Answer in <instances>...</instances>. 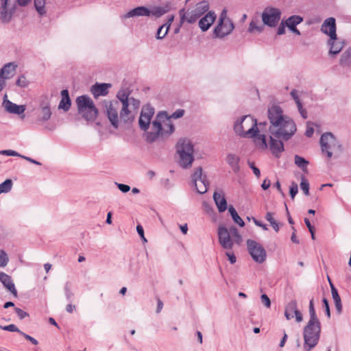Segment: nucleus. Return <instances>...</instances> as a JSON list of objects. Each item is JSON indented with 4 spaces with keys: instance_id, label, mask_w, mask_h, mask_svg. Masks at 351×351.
<instances>
[{
    "instance_id": "nucleus-1",
    "label": "nucleus",
    "mask_w": 351,
    "mask_h": 351,
    "mask_svg": "<svg viewBox=\"0 0 351 351\" xmlns=\"http://www.w3.org/2000/svg\"><path fill=\"white\" fill-rule=\"evenodd\" d=\"M268 119L271 134L269 149L274 156L279 157L284 151L281 140H289L296 132V125L291 119L283 115L282 110L278 106L274 105L268 109Z\"/></svg>"
},
{
    "instance_id": "nucleus-2",
    "label": "nucleus",
    "mask_w": 351,
    "mask_h": 351,
    "mask_svg": "<svg viewBox=\"0 0 351 351\" xmlns=\"http://www.w3.org/2000/svg\"><path fill=\"white\" fill-rule=\"evenodd\" d=\"M175 130L173 123L165 111L157 114L154 120L152 122L149 131L145 132V140L152 143L158 138L162 139L169 137Z\"/></svg>"
},
{
    "instance_id": "nucleus-3",
    "label": "nucleus",
    "mask_w": 351,
    "mask_h": 351,
    "mask_svg": "<svg viewBox=\"0 0 351 351\" xmlns=\"http://www.w3.org/2000/svg\"><path fill=\"white\" fill-rule=\"evenodd\" d=\"M267 126L265 121L257 123L256 119L250 115L243 116L238 119L234 125L235 132L243 137L254 136L257 132H263Z\"/></svg>"
},
{
    "instance_id": "nucleus-4",
    "label": "nucleus",
    "mask_w": 351,
    "mask_h": 351,
    "mask_svg": "<svg viewBox=\"0 0 351 351\" xmlns=\"http://www.w3.org/2000/svg\"><path fill=\"white\" fill-rule=\"evenodd\" d=\"M208 9L209 3L206 1L199 2L195 6L186 10L182 8L179 11L180 22L183 23L184 21H186L188 23L193 24L202 15L206 13Z\"/></svg>"
},
{
    "instance_id": "nucleus-5",
    "label": "nucleus",
    "mask_w": 351,
    "mask_h": 351,
    "mask_svg": "<svg viewBox=\"0 0 351 351\" xmlns=\"http://www.w3.org/2000/svg\"><path fill=\"white\" fill-rule=\"evenodd\" d=\"M179 165L184 169L190 167L194 160L193 145L188 139H180L177 145Z\"/></svg>"
},
{
    "instance_id": "nucleus-6",
    "label": "nucleus",
    "mask_w": 351,
    "mask_h": 351,
    "mask_svg": "<svg viewBox=\"0 0 351 351\" xmlns=\"http://www.w3.org/2000/svg\"><path fill=\"white\" fill-rule=\"evenodd\" d=\"M321 334V324H307L303 330L304 351H310L318 343Z\"/></svg>"
},
{
    "instance_id": "nucleus-7",
    "label": "nucleus",
    "mask_w": 351,
    "mask_h": 351,
    "mask_svg": "<svg viewBox=\"0 0 351 351\" xmlns=\"http://www.w3.org/2000/svg\"><path fill=\"white\" fill-rule=\"evenodd\" d=\"M319 143L322 152L326 154L328 158L333 152L341 151V145L331 132H326L321 136Z\"/></svg>"
},
{
    "instance_id": "nucleus-8",
    "label": "nucleus",
    "mask_w": 351,
    "mask_h": 351,
    "mask_svg": "<svg viewBox=\"0 0 351 351\" xmlns=\"http://www.w3.org/2000/svg\"><path fill=\"white\" fill-rule=\"evenodd\" d=\"M282 12L279 8L268 6L261 14L263 23L269 27H275L278 24Z\"/></svg>"
},
{
    "instance_id": "nucleus-9",
    "label": "nucleus",
    "mask_w": 351,
    "mask_h": 351,
    "mask_svg": "<svg viewBox=\"0 0 351 351\" xmlns=\"http://www.w3.org/2000/svg\"><path fill=\"white\" fill-rule=\"evenodd\" d=\"M246 245L252 259L258 263H263L266 260L267 252L263 246L257 241L248 239Z\"/></svg>"
},
{
    "instance_id": "nucleus-10",
    "label": "nucleus",
    "mask_w": 351,
    "mask_h": 351,
    "mask_svg": "<svg viewBox=\"0 0 351 351\" xmlns=\"http://www.w3.org/2000/svg\"><path fill=\"white\" fill-rule=\"evenodd\" d=\"M51 114V102L47 97H45L40 101L38 108L36 123L43 125L50 119Z\"/></svg>"
},
{
    "instance_id": "nucleus-11",
    "label": "nucleus",
    "mask_w": 351,
    "mask_h": 351,
    "mask_svg": "<svg viewBox=\"0 0 351 351\" xmlns=\"http://www.w3.org/2000/svg\"><path fill=\"white\" fill-rule=\"evenodd\" d=\"M154 113L155 110L151 105L147 104L143 106L138 119L139 127L142 130L147 132L151 128V120Z\"/></svg>"
},
{
    "instance_id": "nucleus-12",
    "label": "nucleus",
    "mask_w": 351,
    "mask_h": 351,
    "mask_svg": "<svg viewBox=\"0 0 351 351\" xmlns=\"http://www.w3.org/2000/svg\"><path fill=\"white\" fill-rule=\"evenodd\" d=\"M103 105L106 108V113L111 125L115 129L118 128L119 125L118 115L119 103L117 101H104Z\"/></svg>"
},
{
    "instance_id": "nucleus-13",
    "label": "nucleus",
    "mask_w": 351,
    "mask_h": 351,
    "mask_svg": "<svg viewBox=\"0 0 351 351\" xmlns=\"http://www.w3.org/2000/svg\"><path fill=\"white\" fill-rule=\"evenodd\" d=\"M192 182L198 193L204 194L206 193L209 183L206 176L202 174V167H198L195 169L192 175Z\"/></svg>"
},
{
    "instance_id": "nucleus-14",
    "label": "nucleus",
    "mask_w": 351,
    "mask_h": 351,
    "mask_svg": "<svg viewBox=\"0 0 351 351\" xmlns=\"http://www.w3.org/2000/svg\"><path fill=\"white\" fill-rule=\"evenodd\" d=\"M219 242L221 247L226 250H231L233 247V240L230 237V232L224 226H219L218 228Z\"/></svg>"
},
{
    "instance_id": "nucleus-15",
    "label": "nucleus",
    "mask_w": 351,
    "mask_h": 351,
    "mask_svg": "<svg viewBox=\"0 0 351 351\" xmlns=\"http://www.w3.org/2000/svg\"><path fill=\"white\" fill-rule=\"evenodd\" d=\"M234 25L231 20H226L223 22H218L215 27L213 34L215 37L222 38L230 34L234 29Z\"/></svg>"
},
{
    "instance_id": "nucleus-16",
    "label": "nucleus",
    "mask_w": 351,
    "mask_h": 351,
    "mask_svg": "<svg viewBox=\"0 0 351 351\" xmlns=\"http://www.w3.org/2000/svg\"><path fill=\"white\" fill-rule=\"evenodd\" d=\"M295 317L297 322H301L303 319L302 315L298 309V304L295 300H292L285 306V316L287 320Z\"/></svg>"
},
{
    "instance_id": "nucleus-17",
    "label": "nucleus",
    "mask_w": 351,
    "mask_h": 351,
    "mask_svg": "<svg viewBox=\"0 0 351 351\" xmlns=\"http://www.w3.org/2000/svg\"><path fill=\"white\" fill-rule=\"evenodd\" d=\"M0 18L3 23H8L10 21L12 14L15 12V6L9 8L8 0H0Z\"/></svg>"
},
{
    "instance_id": "nucleus-18",
    "label": "nucleus",
    "mask_w": 351,
    "mask_h": 351,
    "mask_svg": "<svg viewBox=\"0 0 351 351\" xmlns=\"http://www.w3.org/2000/svg\"><path fill=\"white\" fill-rule=\"evenodd\" d=\"M321 30L332 39H335L337 35L335 19L333 17L326 19L322 25Z\"/></svg>"
},
{
    "instance_id": "nucleus-19",
    "label": "nucleus",
    "mask_w": 351,
    "mask_h": 351,
    "mask_svg": "<svg viewBox=\"0 0 351 351\" xmlns=\"http://www.w3.org/2000/svg\"><path fill=\"white\" fill-rule=\"evenodd\" d=\"M216 14L214 12H208L199 21L198 25L202 32L207 31L216 19Z\"/></svg>"
},
{
    "instance_id": "nucleus-20",
    "label": "nucleus",
    "mask_w": 351,
    "mask_h": 351,
    "mask_svg": "<svg viewBox=\"0 0 351 351\" xmlns=\"http://www.w3.org/2000/svg\"><path fill=\"white\" fill-rule=\"evenodd\" d=\"M112 86L111 84L96 83L92 86L90 92L93 97L97 99L99 96H106L108 94V89Z\"/></svg>"
},
{
    "instance_id": "nucleus-21",
    "label": "nucleus",
    "mask_w": 351,
    "mask_h": 351,
    "mask_svg": "<svg viewBox=\"0 0 351 351\" xmlns=\"http://www.w3.org/2000/svg\"><path fill=\"white\" fill-rule=\"evenodd\" d=\"M79 112H83L86 109L96 108L93 101L87 95H82L76 99Z\"/></svg>"
},
{
    "instance_id": "nucleus-22",
    "label": "nucleus",
    "mask_w": 351,
    "mask_h": 351,
    "mask_svg": "<svg viewBox=\"0 0 351 351\" xmlns=\"http://www.w3.org/2000/svg\"><path fill=\"white\" fill-rule=\"evenodd\" d=\"M18 65L14 62H8L0 69V77L5 81L12 78L16 73Z\"/></svg>"
},
{
    "instance_id": "nucleus-23",
    "label": "nucleus",
    "mask_w": 351,
    "mask_h": 351,
    "mask_svg": "<svg viewBox=\"0 0 351 351\" xmlns=\"http://www.w3.org/2000/svg\"><path fill=\"white\" fill-rule=\"evenodd\" d=\"M7 97V95H5L4 96V100H3V107L5 109L6 111H8L10 113L15 114H23L25 110V108L23 105H17L10 100H6L5 98Z\"/></svg>"
},
{
    "instance_id": "nucleus-24",
    "label": "nucleus",
    "mask_w": 351,
    "mask_h": 351,
    "mask_svg": "<svg viewBox=\"0 0 351 351\" xmlns=\"http://www.w3.org/2000/svg\"><path fill=\"white\" fill-rule=\"evenodd\" d=\"M0 281L3 286L14 296L17 297V291L15 288L14 283L10 276L4 273L0 272Z\"/></svg>"
},
{
    "instance_id": "nucleus-25",
    "label": "nucleus",
    "mask_w": 351,
    "mask_h": 351,
    "mask_svg": "<svg viewBox=\"0 0 351 351\" xmlns=\"http://www.w3.org/2000/svg\"><path fill=\"white\" fill-rule=\"evenodd\" d=\"M151 15V11L146 7L139 6L135 8L125 14H124L123 19H128L134 16H149Z\"/></svg>"
},
{
    "instance_id": "nucleus-26",
    "label": "nucleus",
    "mask_w": 351,
    "mask_h": 351,
    "mask_svg": "<svg viewBox=\"0 0 351 351\" xmlns=\"http://www.w3.org/2000/svg\"><path fill=\"white\" fill-rule=\"evenodd\" d=\"M213 199L219 213H223L227 209V201L222 191H215L213 193Z\"/></svg>"
},
{
    "instance_id": "nucleus-27",
    "label": "nucleus",
    "mask_w": 351,
    "mask_h": 351,
    "mask_svg": "<svg viewBox=\"0 0 351 351\" xmlns=\"http://www.w3.org/2000/svg\"><path fill=\"white\" fill-rule=\"evenodd\" d=\"M134 117V110L129 106V104H123L120 111V120L124 123H128L131 122Z\"/></svg>"
},
{
    "instance_id": "nucleus-28",
    "label": "nucleus",
    "mask_w": 351,
    "mask_h": 351,
    "mask_svg": "<svg viewBox=\"0 0 351 351\" xmlns=\"http://www.w3.org/2000/svg\"><path fill=\"white\" fill-rule=\"evenodd\" d=\"M226 161L227 163L230 166L232 171L234 173H237L240 170L239 167V162H240V158L239 156L230 153L227 155Z\"/></svg>"
},
{
    "instance_id": "nucleus-29",
    "label": "nucleus",
    "mask_w": 351,
    "mask_h": 351,
    "mask_svg": "<svg viewBox=\"0 0 351 351\" xmlns=\"http://www.w3.org/2000/svg\"><path fill=\"white\" fill-rule=\"evenodd\" d=\"M328 44L330 46L329 53L332 55L339 53L343 46V43L337 39V36L335 39L330 38Z\"/></svg>"
},
{
    "instance_id": "nucleus-30",
    "label": "nucleus",
    "mask_w": 351,
    "mask_h": 351,
    "mask_svg": "<svg viewBox=\"0 0 351 351\" xmlns=\"http://www.w3.org/2000/svg\"><path fill=\"white\" fill-rule=\"evenodd\" d=\"M329 282L331 288L332 297L334 300L336 311L338 314H341L342 312V304L341 298L338 293L337 289L335 287V286L330 280Z\"/></svg>"
},
{
    "instance_id": "nucleus-31",
    "label": "nucleus",
    "mask_w": 351,
    "mask_h": 351,
    "mask_svg": "<svg viewBox=\"0 0 351 351\" xmlns=\"http://www.w3.org/2000/svg\"><path fill=\"white\" fill-rule=\"evenodd\" d=\"M174 20V16L171 15L169 16V19L167 23L162 25H161L157 31L156 38L157 39H162L167 34L169 27Z\"/></svg>"
},
{
    "instance_id": "nucleus-32",
    "label": "nucleus",
    "mask_w": 351,
    "mask_h": 351,
    "mask_svg": "<svg viewBox=\"0 0 351 351\" xmlns=\"http://www.w3.org/2000/svg\"><path fill=\"white\" fill-rule=\"evenodd\" d=\"M62 99L58 106L59 109H62L64 111H68L71 107V102L67 90H62L61 91Z\"/></svg>"
},
{
    "instance_id": "nucleus-33",
    "label": "nucleus",
    "mask_w": 351,
    "mask_h": 351,
    "mask_svg": "<svg viewBox=\"0 0 351 351\" xmlns=\"http://www.w3.org/2000/svg\"><path fill=\"white\" fill-rule=\"evenodd\" d=\"M261 132H257L256 136H252L254 138V143L258 148L261 149H266L267 148V144L266 142V136Z\"/></svg>"
},
{
    "instance_id": "nucleus-34",
    "label": "nucleus",
    "mask_w": 351,
    "mask_h": 351,
    "mask_svg": "<svg viewBox=\"0 0 351 351\" xmlns=\"http://www.w3.org/2000/svg\"><path fill=\"white\" fill-rule=\"evenodd\" d=\"M87 121H94L98 114L97 108L86 109L83 112H79Z\"/></svg>"
},
{
    "instance_id": "nucleus-35",
    "label": "nucleus",
    "mask_w": 351,
    "mask_h": 351,
    "mask_svg": "<svg viewBox=\"0 0 351 351\" xmlns=\"http://www.w3.org/2000/svg\"><path fill=\"white\" fill-rule=\"evenodd\" d=\"M228 211L232 218L233 221L235 223L238 224L240 227H243L245 226V222L240 217V216L238 215L237 210L232 206H229Z\"/></svg>"
},
{
    "instance_id": "nucleus-36",
    "label": "nucleus",
    "mask_w": 351,
    "mask_h": 351,
    "mask_svg": "<svg viewBox=\"0 0 351 351\" xmlns=\"http://www.w3.org/2000/svg\"><path fill=\"white\" fill-rule=\"evenodd\" d=\"M263 30H264L263 23L262 25L258 24V21H254V20H252L250 23L249 27L247 29L248 32H250V33H254L255 32L261 33V32H263Z\"/></svg>"
},
{
    "instance_id": "nucleus-37",
    "label": "nucleus",
    "mask_w": 351,
    "mask_h": 351,
    "mask_svg": "<svg viewBox=\"0 0 351 351\" xmlns=\"http://www.w3.org/2000/svg\"><path fill=\"white\" fill-rule=\"evenodd\" d=\"M34 3L36 10L40 16H43L46 14V0H34Z\"/></svg>"
},
{
    "instance_id": "nucleus-38",
    "label": "nucleus",
    "mask_w": 351,
    "mask_h": 351,
    "mask_svg": "<svg viewBox=\"0 0 351 351\" xmlns=\"http://www.w3.org/2000/svg\"><path fill=\"white\" fill-rule=\"evenodd\" d=\"M229 231L230 232V237L232 236V239L233 240V243H236L237 244H240L242 241V237L239 232L237 228L233 226H232L229 228Z\"/></svg>"
},
{
    "instance_id": "nucleus-39",
    "label": "nucleus",
    "mask_w": 351,
    "mask_h": 351,
    "mask_svg": "<svg viewBox=\"0 0 351 351\" xmlns=\"http://www.w3.org/2000/svg\"><path fill=\"white\" fill-rule=\"evenodd\" d=\"M303 17L299 15H292L285 21V25H298L303 21Z\"/></svg>"
},
{
    "instance_id": "nucleus-40",
    "label": "nucleus",
    "mask_w": 351,
    "mask_h": 351,
    "mask_svg": "<svg viewBox=\"0 0 351 351\" xmlns=\"http://www.w3.org/2000/svg\"><path fill=\"white\" fill-rule=\"evenodd\" d=\"M12 181L10 179H7L1 184H0V193H7L10 192L12 189Z\"/></svg>"
},
{
    "instance_id": "nucleus-41",
    "label": "nucleus",
    "mask_w": 351,
    "mask_h": 351,
    "mask_svg": "<svg viewBox=\"0 0 351 351\" xmlns=\"http://www.w3.org/2000/svg\"><path fill=\"white\" fill-rule=\"evenodd\" d=\"M340 64L343 66H351V50L347 51L341 56Z\"/></svg>"
},
{
    "instance_id": "nucleus-42",
    "label": "nucleus",
    "mask_w": 351,
    "mask_h": 351,
    "mask_svg": "<svg viewBox=\"0 0 351 351\" xmlns=\"http://www.w3.org/2000/svg\"><path fill=\"white\" fill-rule=\"evenodd\" d=\"M294 158L295 165L302 169L303 171H305L308 162L304 158L298 155H295Z\"/></svg>"
},
{
    "instance_id": "nucleus-43",
    "label": "nucleus",
    "mask_w": 351,
    "mask_h": 351,
    "mask_svg": "<svg viewBox=\"0 0 351 351\" xmlns=\"http://www.w3.org/2000/svg\"><path fill=\"white\" fill-rule=\"evenodd\" d=\"M64 291L66 300L69 302L71 301L74 294L72 292L71 283L70 282H66L65 283L64 287Z\"/></svg>"
},
{
    "instance_id": "nucleus-44",
    "label": "nucleus",
    "mask_w": 351,
    "mask_h": 351,
    "mask_svg": "<svg viewBox=\"0 0 351 351\" xmlns=\"http://www.w3.org/2000/svg\"><path fill=\"white\" fill-rule=\"evenodd\" d=\"M117 98L121 102L122 105L128 104L130 97H129V93L125 90H120L117 93Z\"/></svg>"
},
{
    "instance_id": "nucleus-45",
    "label": "nucleus",
    "mask_w": 351,
    "mask_h": 351,
    "mask_svg": "<svg viewBox=\"0 0 351 351\" xmlns=\"http://www.w3.org/2000/svg\"><path fill=\"white\" fill-rule=\"evenodd\" d=\"M300 188L306 195H309V183L305 176H301Z\"/></svg>"
},
{
    "instance_id": "nucleus-46",
    "label": "nucleus",
    "mask_w": 351,
    "mask_h": 351,
    "mask_svg": "<svg viewBox=\"0 0 351 351\" xmlns=\"http://www.w3.org/2000/svg\"><path fill=\"white\" fill-rule=\"evenodd\" d=\"M9 262V258L5 250H0V267H5Z\"/></svg>"
},
{
    "instance_id": "nucleus-47",
    "label": "nucleus",
    "mask_w": 351,
    "mask_h": 351,
    "mask_svg": "<svg viewBox=\"0 0 351 351\" xmlns=\"http://www.w3.org/2000/svg\"><path fill=\"white\" fill-rule=\"evenodd\" d=\"M309 315L310 319L307 324H321L316 315L315 308L309 309Z\"/></svg>"
},
{
    "instance_id": "nucleus-48",
    "label": "nucleus",
    "mask_w": 351,
    "mask_h": 351,
    "mask_svg": "<svg viewBox=\"0 0 351 351\" xmlns=\"http://www.w3.org/2000/svg\"><path fill=\"white\" fill-rule=\"evenodd\" d=\"M16 84L19 87L26 88L29 85V82L27 81L24 75H21L19 77L18 80H16Z\"/></svg>"
},
{
    "instance_id": "nucleus-49",
    "label": "nucleus",
    "mask_w": 351,
    "mask_h": 351,
    "mask_svg": "<svg viewBox=\"0 0 351 351\" xmlns=\"http://www.w3.org/2000/svg\"><path fill=\"white\" fill-rule=\"evenodd\" d=\"M0 328L10 332H16L20 334V332H22L19 328L14 324H12L8 326H0Z\"/></svg>"
},
{
    "instance_id": "nucleus-50",
    "label": "nucleus",
    "mask_w": 351,
    "mask_h": 351,
    "mask_svg": "<svg viewBox=\"0 0 351 351\" xmlns=\"http://www.w3.org/2000/svg\"><path fill=\"white\" fill-rule=\"evenodd\" d=\"M166 10L161 7H156L152 11H151V15H153L156 17H160L165 14Z\"/></svg>"
},
{
    "instance_id": "nucleus-51",
    "label": "nucleus",
    "mask_w": 351,
    "mask_h": 351,
    "mask_svg": "<svg viewBox=\"0 0 351 351\" xmlns=\"http://www.w3.org/2000/svg\"><path fill=\"white\" fill-rule=\"evenodd\" d=\"M129 106L134 111H136L140 106V101L133 97H130L128 102Z\"/></svg>"
},
{
    "instance_id": "nucleus-52",
    "label": "nucleus",
    "mask_w": 351,
    "mask_h": 351,
    "mask_svg": "<svg viewBox=\"0 0 351 351\" xmlns=\"http://www.w3.org/2000/svg\"><path fill=\"white\" fill-rule=\"evenodd\" d=\"M0 154L5 155V156H18V157H21V158L22 156V155L19 154L17 152L11 150V149L1 150Z\"/></svg>"
},
{
    "instance_id": "nucleus-53",
    "label": "nucleus",
    "mask_w": 351,
    "mask_h": 351,
    "mask_svg": "<svg viewBox=\"0 0 351 351\" xmlns=\"http://www.w3.org/2000/svg\"><path fill=\"white\" fill-rule=\"evenodd\" d=\"M261 300L262 303L263 304V305L265 307H267L268 308L271 307V300L269 298V297L267 296V295H266L265 293L262 294L261 295Z\"/></svg>"
},
{
    "instance_id": "nucleus-54",
    "label": "nucleus",
    "mask_w": 351,
    "mask_h": 351,
    "mask_svg": "<svg viewBox=\"0 0 351 351\" xmlns=\"http://www.w3.org/2000/svg\"><path fill=\"white\" fill-rule=\"evenodd\" d=\"M291 96L294 99L297 106H300L301 107V101L298 95V90L295 89H293L290 93Z\"/></svg>"
},
{
    "instance_id": "nucleus-55",
    "label": "nucleus",
    "mask_w": 351,
    "mask_h": 351,
    "mask_svg": "<svg viewBox=\"0 0 351 351\" xmlns=\"http://www.w3.org/2000/svg\"><path fill=\"white\" fill-rule=\"evenodd\" d=\"M298 184L295 182H293L290 187V191H289L290 195L293 199H294V197L296 195V194L298 193Z\"/></svg>"
},
{
    "instance_id": "nucleus-56",
    "label": "nucleus",
    "mask_w": 351,
    "mask_h": 351,
    "mask_svg": "<svg viewBox=\"0 0 351 351\" xmlns=\"http://www.w3.org/2000/svg\"><path fill=\"white\" fill-rule=\"evenodd\" d=\"M14 311L20 319H23L26 317H29V314L27 312L19 308H15Z\"/></svg>"
},
{
    "instance_id": "nucleus-57",
    "label": "nucleus",
    "mask_w": 351,
    "mask_h": 351,
    "mask_svg": "<svg viewBox=\"0 0 351 351\" xmlns=\"http://www.w3.org/2000/svg\"><path fill=\"white\" fill-rule=\"evenodd\" d=\"M184 114V110L178 109V110H176L173 113H172L171 116H169V117H171V119H178V118L183 117Z\"/></svg>"
},
{
    "instance_id": "nucleus-58",
    "label": "nucleus",
    "mask_w": 351,
    "mask_h": 351,
    "mask_svg": "<svg viewBox=\"0 0 351 351\" xmlns=\"http://www.w3.org/2000/svg\"><path fill=\"white\" fill-rule=\"evenodd\" d=\"M20 335L24 337V338L28 341H29L33 345H38V341L34 337L30 335L24 333L23 332H20Z\"/></svg>"
},
{
    "instance_id": "nucleus-59",
    "label": "nucleus",
    "mask_w": 351,
    "mask_h": 351,
    "mask_svg": "<svg viewBox=\"0 0 351 351\" xmlns=\"http://www.w3.org/2000/svg\"><path fill=\"white\" fill-rule=\"evenodd\" d=\"M322 302H323L324 307L325 308L326 315L328 318H330V307H329V304H328V300L324 298L322 300Z\"/></svg>"
},
{
    "instance_id": "nucleus-60",
    "label": "nucleus",
    "mask_w": 351,
    "mask_h": 351,
    "mask_svg": "<svg viewBox=\"0 0 351 351\" xmlns=\"http://www.w3.org/2000/svg\"><path fill=\"white\" fill-rule=\"evenodd\" d=\"M119 189L123 193H127L130 190V186L124 184L116 183Z\"/></svg>"
},
{
    "instance_id": "nucleus-61",
    "label": "nucleus",
    "mask_w": 351,
    "mask_h": 351,
    "mask_svg": "<svg viewBox=\"0 0 351 351\" xmlns=\"http://www.w3.org/2000/svg\"><path fill=\"white\" fill-rule=\"evenodd\" d=\"M248 165H249L250 167L252 169V171H253L254 173L255 174V176L257 178L260 177L261 171L258 169V168H257L256 167L254 166V162L249 161L248 162Z\"/></svg>"
},
{
    "instance_id": "nucleus-62",
    "label": "nucleus",
    "mask_w": 351,
    "mask_h": 351,
    "mask_svg": "<svg viewBox=\"0 0 351 351\" xmlns=\"http://www.w3.org/2000/svg\"><path fill=\"white\" fill-rule=\"evenodd\" d=\"M285 27L286 25H285V22L284 21H282L279 27H278V29H277V34L278 35H282L285 33Z\"/></svg>"
},
{
    "instance_id": "nucleus-63",
    "label": "nucleus",
    "mask_w": 351,
    "mask_h": 351,
    "mask_svg": "<svg viewBox=\"0 0 351 351\" xmlns=\"http://www.w3.org/2000/svg\"><path fill=\"white\" fill-rule=\"evenodd\" d=\"M252 219H253V221H254V224L256 226H257L258 227H261L264 230H268L267 226L266 224L263 223L262 221L256 219L254 217H253Z\"/></svg>"
},
{
    "instance_id": "nucleus-64",
    "label": "nucleus",
    "mask_w": 351,
    "mask_h": 351,
    "mask_svg": "<svg viewBox=\"0 0 351 351\" xmlns=\"http://www.w3.org/2000/svg\"><path fill=\"white\" fill-rule=\"evenodd\" d=\"M314 133V129L311 126V124L310 123H307L306 130L305 132V135L307 137H311Z\"/></svg>"
}]
</instances>
